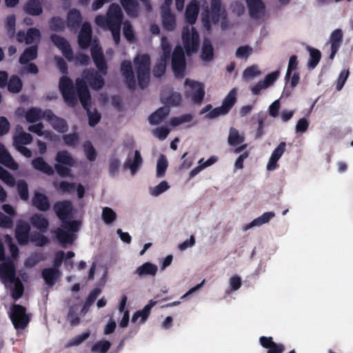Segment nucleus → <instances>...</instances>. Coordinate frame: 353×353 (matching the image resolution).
Here are the masks:
<instances>
[{
    "label": "nucleus",
    "instance_id": "nucleus-1",
    "mask_svg": "<svg viewBox=\"0 0 353 353\" xmlns=\"http://www.w3.org/2000/svg\"><path fill=\"white\" fill-rule=\"evenodd\" d=\"M57 163L54 164V168L50 165L43 157H39L32 161V167L48 176H52L54 170L61 177H68L71 176V168L76 164V161L67 150L59 151L55 156Z\"/></svg>",
    "mask_w": 353,
    "mask_h": 353
},
{
    "label": "nucleus",
    "instance_id": "nucleus-2",
    "mask_svg": "<svg viewBox=\"0 0 353 353\" xmlns=\"http://www.w3.org/2000/svg\"><path fill=\"white\" fill-rule=\"evenodd\" d=\"M75 84L79 101L83 108L87 110L88 124L94 127L100 121L101 114L96 109L94 112L90 110L91 95L84 81L77 78Z\"/></svg>",
    "mask_w": 353,
    "mask_h": 353
},
{
    "label": "nucleus",
    "instance_id": "nucleus-3",
    "mask_svg": "<svg viewBox=\"0 0 353 353\" xmlns=\"http://www.w3.org/2000/svg\"><path fill=\"white\" fill-rule=\"evenodd\" d=\"M138 85L141 89L148 87L150 77V57L148 54H138L133 60Z\"/></svg>",
    "mask_w": 353,
    "mask_h": 353
},
{
    "label": "nucleus",
    "instance_id": "nucleus-4",
    "mask_svg": "<svg viewBox=\"0 0 353 353\" xmlns=\"http://www.w3.org/2000/svg\"><path fill=\"white\" fill-rule=\"evenodd\" d=\"M226 17L225 10L222 6L221 0H210V7L206 6L201 14L203 26L209 29L210 22L218 24L221 19Z\"/></svg>",
    "mask_w": 353,
    "mask_h": 353
},
{
    "label": "nucleus",
    "instance_id": "nucleus-5",
    "mask_svg": "<svg viewBox=\"0 0 353 353\" xmlns=\"http://www.w3.org/2000/svg\"><path fill=\"white\" fill-rule=\"evenodd\" d=\"M9 316L16 330L25 329L30 322L29 316L26 314V308L19 304H14L10 307Z\"/></svg>",
    "mask_w": 353,
    "mask_h": 353
},
{
    "label": "nucleus",
    "instance_id": "nucleus-6",
    "mask_svg": "<svg viewBox=\"0 0 353 353\" xmlns=\"http://www.w3.org/2000/svg\"><path fill=\"white\" fill-rule=\"evenodd\" d=\"M59 88L65 101L69 105L74 106L77 103V98L71 79L67 76L61 77L59 79Z\"/></svg>",
    "mask_w": 353,
    "mask_h": 353
},
{
    "label": "nucleus",
    "instance_id": "nucleus-7",
    "mask_svg": "<svg viewBox=\"0 0 353 353\" xmlns=\"http://www.w3.org/2000/svg\"><path fill=\"white\" fill-rule=\"evenodd\" d=\"M172 68L176 77L183 78L185 76L186 62L184 51L180 46H176L172 52Z\"/></svg>",
    "mask_w": 353,
    "mask_h": 353
},
{
    "label": "nucleus",
    "instance_id": "nucleus-8",
    "mask_svg": "<svg viewBox=\"0 0 353 353\" xmlns=\"http://www.w3.org/2000/svg\"><path fill=\"white\" fill-rule=\"evenodd\" d=\"M182 40L184 49L188 55L197 51L199 43V36L197 31L192 28L190 32L188 28H183L182 31Z\"/></svg>",
    "mask_w": 353,
    "mask_h": 353
},
{
    "label": "nucleus",
    "instance_id": "nucleus-9",
    "mask_svg": "<svg viewBox=\"0 0 353 353\" xmlns=\"http://www.w3.org/2000/svg\"><path fill=\"white\" fill-rule=\"evenodd\" d=\"M185 85L190 88V90L187 89L185 91V97L186 98L190 97L194 103L200 104L203 101L205 96L203 84L187 79L185 81Z\"/></svg>",
    "mask_w": 353,
    "mask_h": 353
},
{
    "label": "nucleus",
    "instance_id": "nucleus-10",
    "mask_svg": "<svg viewBox=\"0 0 353 353\" xmlns=\"http://www.w3.org/2000/svg\"><path fill=\"white\" fill-rule=\"evenodd\" d=\"M236 92L231 90L223 99L222 105L219 107L212 109L208 114L210 119H214L221 115H225L229 112L236 103Z\"/></svg>",
    "mask_w": 353,
    "mask_h": 353
},
{
    "label": "nucleus",
    "instance_id": "nucleus-11",
    "mask_svg": "<svg viewBox=\"0 0 353 353\" xmlns=\"http://www.w3.org/2000/svg\"><path fill=\"white\" fill-rule=\"evenodd\" d=\"M83 79H81L86 83H88L91 88L98 90L103 88L105 81L103 78V74L94 68H88L83 70L82 73Z\"/></svg>",
    "mask_w": 353,
    "mask_h": 353
},
{
    "label": "nucleus",
    "instance_id": "nucleus-12",
    "mask_svg": "<svg viewBox=\"0 0 353 353\" xmlns=\"http://www.w3.org/2000/svg\"><path fill=\"white\" fill-rule=\"evenodd\" d=\"M106 16L108 29L121 27L123 19V13L118 4H110L107 11Z\"/></svg>",
    "mask_w": 353,
    "mask_h": 353
},
{
    "label": "nucleus",
    "instance_id": "nucleus-13",
    "mask_svg": "<svg viewBox=\"0 0 353 353\" xmlns=\"http://www.w3.org/2000/svg\"><path fill=\"white\" fill-rule=\"evenodd\" d=\"M92 59L97 68L104 76L108 74V64L102 48L98 45L92 46L90 48Z\"/></svg>",
    "mask_w": 353,
    "mask_h": 353
},
{
    "label": "nucleus",
    "instance_id": "nucleus-14",
    "mask_svg": "<svg viewBox=\"0 0 353 353\" xmlns=\"http://www.w3.org/2000/svg\"><path fill=\"white\" fill-rule=\"evenodd\" d=\"M50 40L58 48L68 61L74 60V54L69 42L63 37L56 34L50 36Z\"/></svg>",
    "mask_w": 353,
    "mask_h": 353
},
{
    "label": "nucleus",
    "instance_id": "nucleus-15",
    "mask_svg": "<svg viewBox=\"0 0 353 353\" xmlns=\"http://www.w3.org/2000/svg\"><path fill=\"white\" fill-rule=\"evenodd\" d=\"M46 120L50 124L54 130L60 133H65L68 130L67 121L56 116L50 109L45 110Z\"/></svg>",
    "mask_w": 353,
    "mask_h": 353
},
{
    "label": "nucleus",
    "instance_id": "nucleus-16",
    "mask_svg": "<svg viewBox=\"0 0 353 353\" xmlns=\"http://www.w3.org/2000/svg\"><path fill=\"white\" fill-rule=\"evenodd\" d=\"M53 210L61 222L72 217L73 208L70 201L56 202L54 204Z\"/></svg>",
    "mask_w": 353,
    "mask_h": 353
},
{
    "label": "nucleus",
    "instance_id": "nucleus-17",
    "mask_svg": "<svg viewBox=\"0 0 353 353\" xmlns=\"http://www.w3.org/2000/svg\"><path fill=\"white\" fill-rule=\"evenodd\" d=\"M120 70L125 78L128 88L131 90H135L136 80L132 63L128 60L123 61L121 63Z\"/></svg>",
    "mask_w": 353,
    "mask_h": 353
},
{
    "label": "nucleus",
    "instance_id": "nucleus-18",
    "mask_svg": "<svg viewBox=\"0 0 353 353\" xmlns=\"http://www.w3.org/2000/svg\"><path fill=\"white\" fill-rule=\"evenodd\" d=\"M92 28L88 22H84L78 35V43L81 49L88 48L91 43Z\"/></svg>",
    "mask_w": 353,
    "mask_h": 353
},
{
    "label": "nucleus",
    "instance_id": "nucleus-19",
    "mask_svg": "<svg viewBox=\"0 0 353 353\" xmlns=\"http://www.w3.org/2000/svg\"><path fill=\"white\" fill-rule=\"evenodd\" d=\"M343 33L341 29L334 30L330 36L331 53L330 59H333L343 43Z\"/></svg>",
    "mask_w": 353,
    "mask_h": 353
},
{
    "label": "nucleus",
    "instance_id": "nucleus-20",
    "mask_svg": "<svg viewBox=\"0 0 353 353\" xmlns=\"http://www.w3.org/2000/svg\"><path fill=\"white\" fill-rule=\"evenodd\" d=\"M30 226L26 221H21L17 225L15 236L20 245H26L30 241Z\"/></svg>",
    "mask_w": 353,
    "mask_h": 353
},
{
    "label": "nucleus",
    "instance_id": "nucleus-21",
    "mask_svg": "<svg viewBox=\"0 0 353 353\" xmlns=\"http://www.w3.org/2000/svg\"><path fill=\"white\" fill-rule=\"evenodd\" d=\"M15 268L10 261L0 264V279L3 282L14 283L17 279L15 276Z\"/></svg>",
    "mask_w": 353,
    "mask_h": 353
},
{
    "label": "nucleus",
    "instance_id": "nucleus-22",
    "mask_svg": "<svg viewBox=\"0 0 353 353\" xmlns=\"http://www.w3.org/2000/svg\"><path fill=\"white\" fill-rule=\"evenodd\" d=\"M259 343L263 347L268 349L267 353H283L285 350V346L275 343L272 336H261Z\"/></svg>",
    "mask_w": 353,
    "mask_h": 353
},
{
    "label": "nucleus",
    "instance_id": "nucleus-23",
    "mask_svg": "<svg viewBox=\"0 0 353 353\" xmlns=\"http://www.w3.org/2000/svg\"><path fill=\"white\" fill-rule=\"evenodd\" d=\"M82 22L80 11L76 8L70 10L67 14V26L70 31H77Z\"/></svg>",
    "mask_w": 353,
    "mask_h": 353
},
{
    "label": "nucleus",
    "instance_id": "nucleus-24",
    "mask_svg": "<svg viewBox=\"0 0 353 353\" xmlns=\"http://www.w3.org/2000/svg\"><path fill=\"white\" fill-rule=\"evenodd\" d=\"M32 204L38 210L46 212L50 208V203L48 197L41 192H35L32 199Z\"/></svg>",
    "mask_w": 353,
    "mask_h": 353
},
{
    "label": "nucleus",
    "instance_id": "nucleus-25",
    "mask_svg": "<svg viewBox=\"0 0 353 353\" xmlns=\"http://www.w3.org/2000/svg\"><path fill=\"white\" fill-rule=\"evenodd\" d=\"M251 18L258 19L265 10V4L262 0H245Z\"/></svg>",
    "mask_w": 353,
    "mask_h": 353
},
{
    "label": "nucleus",
    "instance_id": "nucleus-26",
    "mask_svg": "<svg viewBox=\"0 0 353 353\" xmlns=\"http://www.w3.org/2000/svg\"><path fill=\"white\" fill-rule=\"evenodd\" d=\"M0 163L12 170L19 169L18 163L14 160L4 145L0 143Z\"/></svg>",
    "mask_w": 353,
    "mask_h": 353
},
{
    "label": "nucleus",
    "instance_id": "nucleus-27",
    "mask_svg": "<svg viewBox=\"0 0 353 353\" xmlns=\"http://www.w3.org/2000/svg\"><path fill=\"white\" fill-rule=\"evenodd\" d=\"M142 163L143 159L140 152L139 150H135L133 160H131L129 154L123 163V168L125 170L129 169L131 174L134 175L138 171Z\"/></svg>",
    "mask_w": 353,
    "mask_h": 353
},
{
    "label": "nucleus",
    "instance_id": "nucleus-28",
    "mask_svg": "<svg viewBox=\"0 0 353 353\" xmlns=\"http://www.w3.org/2000/svg\"><path fill=\"white\" fill-rule=\"evenodd\" d=\"M30 223L32 227L37 229L40 232L45 233L49 227L48 220L41 214L36 213L30 217Z\"/></svg>",
    "mask_w": 353,
    "mask_h": 353
},
{
    "label": "nucleus",
    "instance_id": "nucleus-29",
    "mask_svg": "<svg viewBox=\"0 0 353 353\" xmlns=\"http://www.w3.org/2000/svg\"><path fill=\"white\" fill-rule=\"evenodd\" d=\"M41 275L46 283L50 286H53L61 275L59 269L53 268H44L41 272Z\"/></svg>",
    "mask_w": 353,
    "mask_h": 353
},
{
    "label": "nucleus",
    "instance_id": "nucleus-30",
    "mask_svg": "<svg viewBox=\"0 0 353 353\" xmlns=\"http://www.w3.org/2000/svg\"><path fill=\"white\" fill-rule=\"evenodd\" d=\"M23 11L31 16H39L43 13L41 0H28L23 6Z\"/></svg>",
    "mask_w": 353,
    "mask_h": 353
},
{
    "label": "nucleus",
    "instance_id": "nucleus-31",
    "mask_svg": "<svg viewBox=\"0 0 353 353\" xmlns=\"http://www.w3.org/2000/svg\"><path fill=\"white\" fill-rule=\"evenodd\" d=\"M199 12V6L196 0L192 1L186 7L185 17L186 21L192 25L196 19Z\"/></svg>",
    "mask_w": 353,
    "mask_h": 353
},
{
    "label": "nucleus",
    "instance_id": "nucleus-32",
    "mask_svg": "<svg viewBox=\"0 0 353 353\" xmlns=\"http://www.w3.org/2000/svg\"><path fill=\"white\" fill-rule=\"evenodd\" d=\"M55 236L63 248H65L67 244H71L75 239L74 235L70 232L65 231L64 229L59 228L54 231Z\"/></svg>",
    "mask_w": 353,
    "mask_h": 353
},
{
    "label": "nucleus",
    "instance_id": "nucleus-33",
    "mask_svg": "<svg viewBox=\"0 0 353 353\" xmlns=\"http://www.w3.org/2000/svg\"><path fill=\"white\" fill-rule=\"evenodd\" d=\"M120 3L129 17H137L138 16L139 4L137 0H120Z\"/></svg>",
    "mask_w": 353,
    "mask_h": 353
},
{
    "label": "nucleus",
    "instance_id": "nucleus-34",
    "mask_svg": "<svg viewBox=\"0 0 353 353\" xmlns=\"http://www.w3.org/2000/svg\"><path fill=\"white\" fill-rule=\"evenodd\" d=\"M38 46L37 45L26 48L19 57V61L21 65L27 64L29 61L37 59Z\"/></svg>",
    "mask_w": 353,
    "mask_h": 353
},
{
    "label": "nucleus",
    "instance_id": "nucleus-35",
    "mask_svg": "<svg viewBox=\"0 0 353 353\" xmlns=\"http://www.w3.org/2000/svg\"><path fill=\"white\" fill-rule=\"evenodd\" d=\"M170 111V108L167 106L159 108L148 117L150 123L159 124L169 114Z\"/></svg>",
    "mask_w": 353,
    "mask_h": 353
},
{
    "label": "nucleus",
    "instance_id": "nucleus-36",
    "mask_svg": "<svg viewBox=\"0 0 353 353\" xmlns=\"http://www.w3.org/2000/svg\"><path fill=\"white\" fill-rule=\"evenodd\" d=\"M162 25L163 28L168 31H172L176 27L175 17L169 8L163 10Z\"/></svg>",
    "mask_w": 353,
    "mask_h": 353
},
{
    "label": "nucleus",
    "instance_id": "nucleus-37",
    "mask_svg": "<svg viewBox=\"0 0 353 353\" xmlns=\"http://www.w3.org/2000/svg\"><path fill=\"white\" fill-rule=\"evenodd\" d=\"M157 270L158 268L155 264L145 262L137 268L135 274H138L140 277L148 275L155 276Z\"/></svg>",
    "mask_w": 353,
    "mask_h": 353
},
{
    "label": "nucleus",
    "instance_id": "nucleus-38",
    "mask_svg": "<svg viewBox=\"0 0 353 353\" xmlns=\"http://www.w3.org/2000/svg\"><path fill=\"white\" fill-rule=\"evenodd\" d=\"M157 301L150 300L149 303L141 310L137 311L132 317V321L135 322L139 317L141 322H145L150 314L151 309L157 304Z\"/></svg>",
    "mask_w": 353,
    "mask_h": 353
},
{
    "label": "nucleus",
    "instance_id": "nucleus-39",
    "mask_svg": "<svg viewBox=\"0 0 353 353\" xmlns=\"http://www.w3.org/2000/svg\"><path fill=\"white\" fill-rule=\"evenodd\" d=\"M275 216L274 212H264L261 216L254 219L250 224L244 227V231L254 226H261L263 224L268 223Z\"/></svg>",
    "mask_w": 353,
    "mask_h": 353
},
{
    "label": "nucleus",
    "instance_id": "nucleus-40",
    "mask_svg": "<svg viewBox=\"0 0 353 353\" xmlns=\"http://www.w3.org/2000/svg\"><path fill=\"white\" fill-rule=\"evenodd\" d=\"M45 110L39 108H30L26 112V119L29 123H34L41 119H46Z\"/></svg>",
    "mask_w": 353,
    "mask_h": 353
},
{
    "label": "nucleus",
    "instance_id": "nucleus-41",
    "mask_svg": "<svg viewBox=\"0 0 353 353\" xmlns=\"http://www.w3.org/2000/svg\"><path fill=\"white\" fill-rule=\"evenodd\" d=\"M8 90L13 94L19 93L23 88L21 79L16 74L12 75L7 82Z\"/></svg>",
    "mask_w": 353,
    "mask_h": 353
},
{
    "label": "nucleus",
    "instance_id": "nucleus-42",
    "mask_svg": "<svg viewBox=\"0 0 353 353\" xmlns=\"http://www.w3.org/2000/svg\"><path fill=\"white\" fill-rule=\"evenodd\" d=\"M201 58L205 61H212L214 58V49L210 41L208 39L203 40Z\"/></svg>",
    "mask_w": 353,
    "mask_h": 353
},
{
    "label": "nucleus",
    "instance_id": "nucleus-43",
    "mask_svg": "<svg viewBox=\"0 0 353 353\" xmlns=\"http://www.w3.org/2000/svg\"><path fill=\"white\" fill-rule=\"evenodd\" d=\"M101 290L99 288H96L93 289L90 294H88V296L87 297L85 302L84 303L81 312L83 314L88 312L89 310L90 307L93 304V303L96 301L98 296L101 294Z\"/></svg>",
    "mask_w": 353,
    "mask_h": 353
},
{
    "label": "nucleus",
    "instance_id": "nucleus-44",
    "mask_svg": "<svg viewBox=\"0 0 353 353\" xmlns=\"http://www.w3.org/2000/svg\"><path fill=\"white\" fill-rule=\"evenodd\" d=\"M32 141V137L30 134L23 131L19 132L13 137V144L15 148L22 146V145H28Z\"/></svg>",
    "mask_w": 353,
    "mask_h": 353
},
{
    "label": "nucleus",
    "instance_id": "nucleus-45",
    "mask_svg": "<svg viewBox=\"0 0 353 353\" xmlns=\"http://www.w3.org/2000/svg\"><path fill=\"white\" fill-rule=\"evenodd\" d=\"M181 95L176 92H172L170 95L165 97L164 94H161V100L163 103L172 106H177L181 102Z\"/></svg>",
    "mask_w": 353,
    "mask_h": 353
},
{
    "label": "nucleus",
    "instance_id": "nucleus-46",
    "mask_svg": "<svg viewBox=\"0 0 353 353\" xmlns=\"http://www.w3.org/2000/svg\"><path fill=\"white\" fill-rule=\"evenodd\" d=\"M78 310L79 307L77 305H73L69 307L67 320L72 327L78 325L81 322V319L77 314Z\"/></svg>",
    "mask_w": 353,
    "mask_h": 353
},
{
    "label": "nucleus",
    "instance_id": "nucleus-47",
    "mask_svg": "<svg viewBox=\"0 0 353 353\" xmlns=\"http://www.w3.org/2000/svg\"><path fill=\"white\" fill-rule=\"evenodd\" d=\"M310 59L307 63V66L310 69H314L319 63L321 58V53L320 50L310 48Z\"/></svg>",
    "mask_w": 353,
    "mask_h": 353
},
{
    "label": "nucleus",
    "instance_id": "nucleus-48",
    "mask_svg": "<svg viewBox=\"0 0 353 353\" xmlns=\"http://www.w3.org/2000/svg\"><path fill=\"white\" fill-rule=\"evenodd\" d=\"M17 188L20 199L23 201H28L29 199L28 185L23 179H19L17 183Z\"/></svg>",
    "mask_w": 353,
    "mask_h": 353
},
{
    "label": "nucleus",
    "instance_id": "nucleus-49",
    "mask_svg": "<svg viewBox=\"0 0 353 353\" xmlns=\"http://www.w3.org/2000/svg\"><path fill=\"white\" fill-rule=\"evenodd\" d=\"M264 120L265 117L260 114H254L251 119L252 124L257 123L256 130V138L257 139L260 138L263 134Z\"/></svg>",
    "mask_w": 353,
    "mask_h": 353
},
{
    "label": "nucleus",
    "instance_id": "nucleus-50",
    "mask_svg": "<svg viewBox=\"0 0 353 353\" xmlns=\"http://www.w3.org/2000/svg\"><path fill=\"white\" fill-rule=\"evenodd\" d=\"M62 139L65 145L76 148L79 143L80 137L77 132H73L63 134L62 136Z\"/></svg>",
    "mask_w": 353,
    "mask_h": 353
},
{
    "label": "nucleus",
    "instance_id": "nucleus-51",
    "mask_svg": "<svg viewBox=\"0 0 353 353\" xmlns=\"http://www.w3.org/2000/svg\"><path fill=\"white\" fill-rule=\"evenodd\" d=\"M169 60L160 58L153 68V75L157 78L161 77L165 72L166 65Z\"/></svg>",
    "mask_w": 353,
    "mask_h": 353
},
{
    "label": "nucleus",
    "instance_id": "nucleus-52",
    "mask_svg": "<svg viewBox=\"0 0 353 353\" xmlns=\"http://www.w3.org/2000/svg\"><path fill=\"white\" fill-rule=\"evenodd\" d=\"M49 26L52 31L61 32L65 28V23L61 17H53L49 21Z\"/></svg>",
    "mask_w": 353,
    "mask_h": 353
},
{
    "label": "nucleus",
    "instance_id": "nucleus-53",
    "mask_svg": "<svg viewBox=\"0 0 353 353\" xmlns=\"http://www.w3.org/2000/svg\"><path fill=\"white\" fill-rule=\"evenodd\" d=\"M111 347V343L106 340H101L92 347V352L106 353Z\"/></svg>",
    "mask_w": 353,
    "mask_h": 353
},
{
    "label": "nucleus",
    "instance_id": "nucleus-54",
    "mask_svg": "<svg viewBox=\"0 0 353 353\" xmlns=\"http://www.w3.org/2000/svg\"><path fill=\"white\" fill-rule=\"evenodd\" d=\"M228 142L230 145L236 146L243 142V137L240 136L236 129L230 128Z\"/></svg>",
    "mask_w": 353,
    "mask_h": 353
},
{
    "label": "nucleus",
    "instance_id": "nucleus-55",
    "mask_svg": "<svg viewBox=\"0 0 353 353\" xmlns=\"http://www.w3.org/2000/svg\"><path fill=\"white\" fill-rule=\"evenodd\" d=\"M16 17L14 14L7 17L6 21V29L7 34L10 38H13L15 35Z\"/></svg>",
    "mask_w": 353,
    "mask_h": 353
},
{
    "label": "nucleus",
    "instance_id": "nucleus-56",
    "mask_svg": "<svg viewBox=\"0 0 353 353\" xmlns=\"http://www.w3.org/2000/svg\"><path fill=\"white\" fill-rule=\"evenodd\" d=\"M30 241L39 247H42L49 242L48 237L44 236L41 232H36L30 234Z\"/></svg>",
    "mask_w": 353,
    "mask_h": 353
},
{
    "label": "nucleus",
    "instance_id": "nucleus-57",
    "mask_svg": "<svg viewBox=\"0 0 353 353\" xmlns=\"http://www.w3.org/2000/svg\"><path fill=\"white\" fill-rule=\"evenodd\" d=\"M81 225V221L77 220L70 221L69 219H65L61 222L62 228L67 230L68 232H70L72 234V232H78Z\"/></svg>",
    "mask_w": 353,
    "mask_h": 353
},
{
    "label": "nucleus",
    "instance_id": "nucleus-58",
    "mask_svg": "<svg viewBox=\"0 0 353 353\" xmlns=\"http://www.w3.org/2000/svg\"><path fill=\"white\" fill-rule=\"evenodd\" d=\"M83 148L88 160H89L90 161H95L97 158V152L94 148L93 147L91 141H85L83 143Z\"/></svg>",
    "mask_w": 353,
    "mask_h": 353
},
{
    "label": "nucleus",
    "instance_id": "nucleus-59",
    "mask_svg": "<svg viewBox=\"0 0 353 353\" xmlns=\"http://www.w3.org/2000/svg\"><path fill=\"white\" fill-rule=\"evenodd\" d=\"M161 46L162 50V54L160 58L170 60L172 47L165 37H162L161 39Z\"/></svg>",
    "mask_w": 353,
    "mask_h": 353
},
{
    "label": "nucleus",
    "instance_id": "nucleus-60",
    "mask_svg": "<svg viewBox=\"0 0 353 353\" xmlns=\"http://www.w3.org/2000/svg\"><path fill=\"white\" fill-rule=\"evenodd\" d=\"M168 165V161L165 156L161 154L157 161V176L158 177H162L165 175Z\"/></svg>",
    "mask_w": 353,
    "mask_h": 353
},
{
    "label": "nucleus",
    "instance_id": "nucleus-61",
    "mask_svg": "<svg viewBox=\"0 0 353 353\" xmlns=\"http://www.w3.org/2000/svg\"><path fill=\"white\" fill-rule=\"evenodd\" d=\"M261 74V70L257 65H252L244 70V79H252Z\"/></svg>",
    "mask_w": 353,
    "mask_h": 353
},
{
    "label": "nucleus",
    "instance_id": "nucleus-62",
    "mask_svg": "<svg viewBox=\"0 0 353 353\" xmlns=\"http://www.w3.org/2000/svg\"><path fill=\"white\" fill-rule=\"evenodd\" d=\"M102 219L105 223L110 224L116 220L117 214L111 208L105 207L103 209Z\"/></svg>",
    "mask_w": 353,
    "mask_h": 353
},
{
    "label": "nucleus",
    "instance_id": "nucleus-63",
    "mask_svg": "<svg viewBox=\"0 0 353 353\" xmlns=\"http://www.w3.org/2000/svg\"><path fill=\"white\" fill-rule=\"evenodd\" d=\"M26 44H31L35 40H39L41 37L40 31L35 28H30L26 32Z\"/></svg>",
    "mask_w": 353,
    "mask_h": 353
},
{
    "label": "nucleus",
    "instance_id": "nucleus-64",
    "mask_svg": "<svg viewBox=\"0 0 353 353\" xmlns=\"http://www.w3.org/2000/svg\"><path fill=\"white\" fill-rule=\"evenodd\" d=\"M123 35L125 39L129 41H132L134 40V34L132 26L130 21L126 20L123 22Z\"/></svg>",
    "mask_w": 353,
    "mask_h": 353
}]
</instances>
